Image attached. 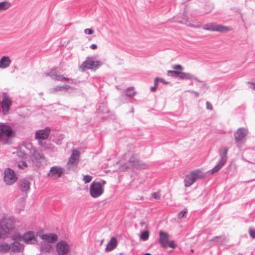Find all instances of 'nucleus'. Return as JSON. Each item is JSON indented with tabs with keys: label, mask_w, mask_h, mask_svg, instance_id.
Here are the masks:
<instances>
[{
	"label": "nucleus",
	"mask_w": 255,
	"mask_h": 255,
	"mask_svg": "<svg viewBox=\"0 0 255 255\" xmlns=\"http://www.w3.org/2000/svg\"><path fill=\"white\" fill-rule=\"evenodd\" d=\"M22 240L26 244H34L37 242L36 235L33 231H28L23 235Z\"/></svg>",
	"instance_id": "obj_14"
},
{
	"label": "nucleus",
	"mask_w": 255,
	"mask_h": 255,
	"mask_svg": "<svg viewBox=\"0 0 255 255\" xmlns=\"http://www.w3.org/2000/svg\"><path fill=\"white\" fill-rule=\"evenodd\" d=\"M117 240L116 238L113 237L111 238L109 242L107 244V247L105 249L106 252H109L114 249L117 246Z\"/></svg>",
	"instance_id": "obj_23"
},
{
	"label": "nucleus",
	"mask_w": 255,
	"mask_h": 255,
	"mask_svg": "<svg viewBox=\"0 0 255 255\" xmlns=\"http://www.w3.org/2000/svg\"><path fill=\"white\" fill-rule=\"evenodd\" d=\"M92 179H93V176L88 175H86L83 176V181H84V182L85 183H88L92 181Z\"/></svg>",
	"instance_id": "obj_38"
},
{
	"label": "nucleus",
	"mask_w": 255,
	"mask_h": 255,
	"mask_svg": "<svg viewBox=\"0 0 255 255\" xmlns=\"http://www.w3.org/2000/svg\"><path fill=\"white\" fill-rule=\"evenodd\" d=\"M248 133L247 129L244 128H239L235 133L234 136L238 146L244 142V139L247 135Z\"/></svg>",
	"instance_id": "obj_11"
},
{
	"label": "nucleus",
	"mask_w": 255,
	"mask_h": 255,
	"mask_svg": "<svg viewBox=\"0 0 255 255\" xmlns=\"http://www.w3.org/2000/svg\"><path fill=\"white\" fill-rule=\"evenodd\" d=\"M178 22L184 24L188 26L199 28L201 27V23L197 21H193L192 23L190 21L187 19L184 18L182 20H178Z\"/></svg>",
	"instance_id": "obj_19"
},
{
	"label": "nucleus",
	"mask_w": 255,
	"mask_h": 255,
	"mask_svg": "<svg viewBox=\"0 0 255 255\" xmlns=\"http://www.w3.org/2000/svg\"><path fill=\"white\" fill-rule=\"evenodd\" d=\"M135 93L136 92L133 87L128 88L126 91V96L130 98L133 97L135 95Z\"/></svg>",
	"instance_id": "obj_34"
},
{
	"label": "nucleus",
	"mask_w": 255,
	"mask_h": 255,
	"mask_svg": "<svg viewBox=\"0 0 255 255\" xmlns=\"http://www.w3.org/2000/svg\"><path fill=\"white\" fill-rule=\"evenodd\" d=\"M99 182L102 183V186H104L106 183V182L105 180H101V181Z\"/></svg>",
	"instance_id": "obj_56"
},
{
	"label": "nucleus",
	"mask_w": 255,
	"mask_h": 255,
	"mask_svg": "<svg viewBox=\"0 0 255 255\" xmlns=\"http://www.w3.org/2000/svg\"><path fill=\"white\" fill-rule=\"evenodd\" d=\"M80 157V152L77 149L72 150L71 154L67 163V167L69 169L74 170L77 166Z\"/></svg>",
	"instance_id": "obj_7"
},
{
	"label": "nucleus",
	"mask_w": 255,
	"mask_h": 255,
	"mask_svg": "<svg viewBox=\"0 0 255 255\" xmlns=\"http://www.w3.org/2000/svg\"><path fill=\"white\" fill-rule=\"evenodd\" d=\"M249 232L250 234V236L252 238L255 239V229H253L251 228L249 229Z\"/></svg>",
	"instance_id": "obj_44"
},
{
	"label": "nucleus",
	"mask_w": 255,
	"mask_h": 255,
	"mask_svg": "<svg viewBox=\"0 0 255 255\" xmlns=\"http://www.w3.org/2000/svg\"><path fill=\"white\" fill-rule=\"evenodd\" d=\"M169 234L167 233L162 231L159 232V242L161 247L166 248V245L169 241Z\"/></svg>",
	"instance_id": "obj_18"
},
{
	"label": "nucleus",
	"mask_w": 255,
	"mask_h": 255,
	"mask_svg": "<svg viewBox=\"0 0 255 255\" xmlns=\"http://www.w3.org/2000/svg\"><path fill=\"white\" fill-rule=\"evenodd\" d=\"M30 158L33 165L36 167L41 166L45 161V157L40 149L32 148L30 152Z\"/></svg>",
	"instance_id": "obj_4"
},
{
	"label": "nucleus",
	"mask_w": 255,
	"mask_h": 255,
	"mask_svg": "<svg viewBox=\"0 0 255 255\" xmlns=\"http://www.w3.org/2000/svg\"><path fill=\"white\" fill-rule=\"evenodd\" d=\"M158 81H159V78L156 77L154 80V86H157Z\"/></svg>",
	"instance_id": "obj_51"
},
{
	"label": "nucleus",
	"mask_w": 255,
	"mask_h": 255,
	"mask_svg": "<svg viewBox=\"0 0 255 255\" xmlns=\"http://www.w3.org/2000/svg\"><path fill=\"white\" fill-rule=\"evenodd\" d=\"M128 163L123 160L121 161L120 164L122 169H128L130 166L139 169H147L149 167L148 165L138 160V159L133 155L131 156L128 159Z\"/></svg>",
	"instance_id": "obj_3"
},
{
	"label": "nucleus",
	"mask_w": 255,
	"mask_h": 255,
	"mask_svg": "<svg viewBox=\"0 0 255 255\" xmlns=\"http://www.w3.org/2000/svg\"><path fill=\"white\" fill-rule=\"evenodd\" d=\"M140 225L141 226H143V225H145V223L144 222H140Z\"/></svg>",
	"instance_id": "obj_58"
},
{
	"label": "nucleus",
	"mask_w": 255,
	"mask_h": 255,
	"mask_svg": "<svg viewBox=\"0 0 255 255\" xmlns=\"http://www.w3.org/2000/svg\"><path fill=\"white\" fill-rule=\"evenodd\" d=\"M180 71L175 70H168L167 71V75L172 77H179Z\"/></svg>",
	"instance_id": "obj_36"
},
{
	"label": "nucleus",
	"mask_w": 255,
	"mask_h": 255,
	"mask_svg": "<svg viewBox=\"0 0 255 255\" xmlns=\"http://www.w3.org/2000/svg\"><path fill=\"white\" fill-rule=\"evenodd\" d=\"M228 151V148L227 147H223L219 152L220 156L221 157V159L220 160V162L224 163L225 164V163L227 161V153Z\"/></svg>",
	"instance_id": "obj_27"
},
{
	"label": "nucleus",
	"mask_w": 255,
	"mask_h": 255,
	"mask_svg": "<svg viewBox=\"0 0 255 255\" xmlns=\"http://www.w3.org/2000/svg\"><path fill=\"white\" fill-rule=\"evenodd\" d=\"M11 239L12 240L19 242L22 240V236L21 237L19 234H15L11 236Z\"/></svg>",
	"instance_id": "obj_39"
},
{
	"label": "nucleus",
	"mask_w": 255,
	"mask_h": 255,
	"mask_svg": "<svg viewBox=\"0 0 255 255\" xmlns=\"http://www.w3.org/2000/svg\"><path fill=\"white\" fill-rule=\"evenodd\" d=\"M56 250L58 255H66L70 251L68 244L64 241H60L56 245Z\"/></svg>",
	"instance_id": "obj_12"
},
{
	"label": "nucleus",
	"mask_w": 255,
	"mask_h": 255,
	"mask_svg": "<svg viewBox=\"0 0 255 255\" xmlns=\"http://www.w3.org/2000/svg\"><path fill=\"white\" fill-rule=\"evenodd\" d=\"M11 4L8 1H3L0 2V10H5L10 7Z\"/></svg>",
	"instance_id": "obj_33"
},
{
	"label": "nucleus",
	"mask_w": 255,
	"mask_h": 255,
	"mask_svg": "<svg viewBox=\"0 0 255 255\" xmlns=\"http://www.w3.org/2000/svg\"><path fill=\"white\" fill-rule=\"evenodd\" d=\"M14 229V222L10 218H3L0 221V239L4 238Z\"/></svg>",
	"instance_id": "obj_2"
},
{
	"label": "nucleus",
	"mask_w": 255,
	"mask_h": 255,
	"mask_svg": "<svg viewBox=\"0 0 255 255\" xmlns=\"http://www.w3.org/2000/svg\"><path fill=\"white\" fill-rule=\"evenodd\" d=\"M24 207V199H22L20 201V206L19 207L18 205H17L16 209L18 210L19 212L21 210H22Z\"/></svg>",
	"instance_id": "obj_42"
},
{
	"label": "nucleus",
	"mask_w": 255,
	"mask_h": 255,
	"mask_svg": "<svg viewBox=\"0 0 255 255\" xmlns=\"http://www.w3.org/2000/svg\"><path fill=\"white\" fill-rule=\"evenodd\" d=\"M170 247L172 249H175L176 247V245L173 241H169L166 245V248L167 247Z\"/></svg>",
	"instance_id": "obj_40"
},
{
	"label": "nucleus",
	"mask_w": 255,
	"mask_h": 255,
	"mask_svg": "<svg viewBox=\"0 0 255 255\" xmlns=\"http://www.w3.org/2000/svg\"><path fill=\"white\" fill-rule=\"evenodd\" d=\"M143 255H151L149 253H146V254H144Z\"/></svg>",
	"instance_id": "obj_59"
},
{
	"label": "nucleus",
	"mask_w": 255,
	"mask_h": 255,
	"mask_svg": "<svg viewBox=\"0 0 255 255\" xmlns=\"http://www.w3.org/2000/svg\"><path fill=\"white\" fill-rule=\"evenodd\" d=\"M224 164H225L224 163L219 161V162L213 169L208 171L209 173H210L211 174H213L217 172L220 169L222 168Z\"/></svg>",
	"instance_id": "obj_32"
},
{
	"label": "nucleus",
	"mask_w": 255,
	"mask_h": 255,
	"mask_svg": "<svg viewBox=\"0 0 255 255\" xmlns=\"http://www.w3.org/2000/svg\"><path fill=\"white\" fill-rule=\"evenodd\" d=\"M203 28L204 30L208 31H217L220 32H225L231 30V28L230 27L218 24L215 22L206 23L203 25Z\"/></svg>",
	"instance_id": "obj_5"
},
{
	"label": "nucleus",
	"mask_w": 255,
	"mask_h": 255,
	"mask_svg": "<svg viewBox=\"0 0 255 255\" xmlns=\"http://www.w3.org/2000/svg\"><path fill=\"white\" fill-rule=\"evenodd\" d=\"M10 249V245L3 243L0 244V253L4 254L8 252Z\"/></svg>",
	"instance_id": "obj_31"
},
{
	"label": "nucleus",
	"mask_w": 255,
	"mask_h": 255,
	"mask_svg": "<svg viewBox=\"0 0 255 255\" xmlns=\"http://www.w3.org/2000/svg\"><path fill=\"white\" fill-rule=\"evenodd\" d=\"M19 186L21 191L26 193L29 189L30 182L28 180L23 179L19 181Z\"/></svg>",
	"instance_id": "obj_21"
},
{
	"label": "nucleus",
	"mask_w": 255,
	"mask_h": 255,
	"mask_svg": "<svg viewBox=\"0 0 255 255\" xmlns=\"http://www.w3.org/2000/svg\"><path fill=\"white\" fill-rule=\"evenodd\" d=\"M17 179L14 172L10 168H6L4 171L3 181L7 185L13 184Z\"/></svg>",
	"instance_id": "obj_9"
},
{
	"label": "nucleus",
	"mask_w": 255,
	"mask_h": 255,
	"mask_svg": "<svg viewBox=\"0 0 255 255\" xmlns=\"http://www.w3.org/2000/svg\"><path fill=\"white\" fill-rule=\"evenodd\" d=\"M14 132L11 127L6 123H0V141L2 144H10Z\"/></svg>",
	"instance_id": "obj_1"
},
{
	"label": "nucleus",
	"mask_w": 255,
	"mask_h": 255,
	"mask_svg": "<svg viewBox=\"0 0 255 255\" xmlns=\"http://www.w3.org/2000/svg\"><path fill=\"white\" fill-rule=\"evenodd\" d=\"M10 250L13 253H20L23 249L22 245L18 242L11 243L10 245Z\"/></svg>",
	"instance_id": "obj_24"
},
{
	"label": "nucleus",
	"mask_w": 255,
	"mask_h": 255,
	"mask_svg": "<svg viewBox=\"0 0 255 255\" xmlns=\"http://www.w3.org/2000/svg\"><path fill=\"white\" fill-rule=\"evenodd\" d=\"M189 92H190L192 93H193L196 97H198L199 96V94L198 92H196L195 91H189Z\"/></svg>",
	"instance_id": "obj_52"
},
{
	"label": "nucleus",
	"mask_w": 255,
	"mask_h": 255,
	"mask_svg": "<svg viewBox=\"0 0 255 255\" xmlns=\"http://www.w3.org/2000/svg\"><path fill=\"white\" fill-rule=\"evenodd\" d=\"M184 182L185 186L188 187L191 186L194 182H195V181L190 173L186 176Z\"/></svg>",
	"instance_id": "obj_28"
},
{
	"label": "nucleus",
	"mask_w": 255,
	"mask_h": 255,
	"mask_svg": "<svg viewBox=\"0 0 255 255\" xmlns=\"http://www.w3.org/2000/svg\"><path fill=\"white\" fill-rule=\"evenodd\" d=\"M11 60L7 56H3L0 59V68L5 69L9 66Z\"/></svg>",
	"instance_id": "obj_20"
},
{
	"label": "nucleus",
	"mask_w": 255,
	"mask_h": 255,
	"mask_svg": "<svg viewBox=\"0 0 255 255\" xmlns=\"http://www.w3.org/2000/svg\"><path fill=\"white\" fill-rule=\"evenodd\" d=\"M89 192L90 195L96 198L101 196L104 192V188L100 182L93 181L90 186Z\"/></svg>",
	"instance_id": "obj_6"
},
{
	"label": "nucleus",
	"mask_w": 255,
	"mask_h": 255,
	"mask_svg": "<svg viewBox=\"0 0 255 255\" xmlns=\"http://www.w3.org/2000/svg\"><path fill=\"white\" fill-rule=\"evenodd\" d=\"M46 76H49L52 79L59 81H68L69 80V78L65 77L62 75H58L56 73V71L55 70H51L49 72L46 74Z\"/></svg>",
	"instance_id": "obj_17"
},
{
	"label": "nucleus",
	"mask_w": 255,
	"mask_h": 255,
	"mask_svg": "<svg viewBox=\"0 0 255 255\" xmlns=\"http://www.w3.org/2000/svg\"><path fill=\"white\" fill-rule=\"evenodd\" d=\"M102 64V63L100 61H95L92 58H89L82 63V66L87 69L96 70Z\"/></svg>",
	"instance_id": "obj_13"
},
{
	"label": "nucleus",
	"mask_w": 255,
	"mask_h": 255,
	"mask_svg": "<svg viewBox=\"0 0 255 255\" xmlns=\"http://www.w3.org/2000/svg\"><path fill=\"white\" fill-rule=\"evenodd\" d=\"M157 87L153 86L151 87V91L155 92L156 90Z\"/></svg>",
	"instance_id": "obj_55"
},
{
	"label": "nucleus",
	"mask_w": 255,
	"mask_h": 255,
	"mask_svg": "<svg viewBox=\"0 0 255 255\" xmlns=\"http://www.w3.org/2000/svg\"><path fill=\"white\" fill-rule=\"evenodd\" d=\"M99 113L106 114L109 112V109L107 108V104L104 103H100L97 109Z\"/></svg>",
	"instance_id": "obj_29"
},
{
	"label": "nucleus",
	"mask_w": 255,
	"mask_h": 255,
	"mask_svg": "<svg viewBox=\"0 0 255 255\" xmlns=\"http://www.w3.org/2000/svg\"><path fill=\"white\" fill-rule=\"evenodd\" d=\"M50 129L46 128L44 129L36 131L35 133V138L38 140L39 144L43 148H47L48 147L45 145L43 140L46 139L50 134Z\"/></svg>",
	"instance_id": "obj_8"
},
{
	"label": "nucleus",
	"mask_w": 255,
	"mask_h": 255,
	"mask_svg": "<svg viewBox=\"0 0 255 255\" xmlns=\"http://www.w3.org/2000/svg\"><path fill=\"white\" fill-rule=\"evenodd\" d=\"M129 153H126L124 155V157L125 158H127V157H129Z\"/></svg>",
	"instance_id": "obj_57"
},
{
	"label": "nucleus",
	"mask_w": 255,
	"mask_h": 255,
	"mask_svg": "<svg viewBox=\"0 0 255 255\" xmlns=\"http://www.w3.org/2000/svg\"><path fill=\"white\" fill-rule=\"evenodd\" d=\"M172 68L174 70H182L183 67L179 64L174 65L172 66Z\"/></svg>",
	"instance_id": "obj_46"
},
{
	"label": "nucleus",
	"mask_w": 255,
	"mask_h": 255,
	"mask_svg": "<svg viewBox=\"0 0 255 255\" xmlns=\"http://www.w3.org/2000/svg\"><path fill=\"white\" fill-rule=\"evenodd\" d=\"M201 89L204 90V92H205L206 89H207V85L205 84H203L201 87Z\"/></svg>",
	"instance_id": "obj_53"
},
{
	"label": "nucleus",
	"mask_w": 255,
	"mask_h": 255,
	"mask_svg": "<svg viewBox=\"0 0 255 255\" xmlns=\"http://www.w3.org/2000/svg\"><path fill=\"white\" fill-rule=\"evenodd\" d=\"M159 81L160 82H162V83L165 84H167L169 83L168 82H166V81H164V80L162 78H159Z\"/></svg>",
	"instance_id": "obj_54"
},
{
	"label": "nucleus",
	"mask_w": 255,
	"mask_h": 255,
	"mask_svg": "<svg viewBox=\"0 0 255 255\" xmlns=\"http://www.w3.org/2000/svg\"><path fill=\"white\" fill-rule=\"evenodd\" d=\"M152 196L153 198H154L155 199H159L160 196L158 195V194H157L155 192H154L152 194Z\"/></svg>",
	"instance_id": "obj_48"
},
{
	"label": "nucleus",
	"mask_w": 255,
	"mask_h": 255,
	"mask_svg": "<svg viewBox=\"0 0 255 255\" xmlns=\"http://www.w3.org/2000/svg\"><path fill=\"white\" fill-rule=\"evenodd\" d=\"M84 32L86 34H92L94 33V30L92 29L86 28L84 30Z\"/></svg>",
	"instance_id": "obj_45"
},
{
	"label": "nucleus",
	"mask_w": 255,
	"mask_h": 255,
	"mask_svg": "<svg viewBox=\"0 0 255 255\" xmlns=\"http://www.w3.org/2000/svg\"><path fill=\"white\" fill-rule=\"evenodd\" d=\"M39 237L43 240L48 243H54L58 240L57 236L53 233L44 234L39 235Z\"/></svg>",
	"instance_id": "obj_16"
},
{
	"label": "nucleus",
	"mask_w": 255,
	"mask_h": 255,
	"mask_svg": "<svg viewBox=\"0 0 255 255\" xmlns=\"http://www.w3.org/2000/svg\"><path fill=\"white\" fill-rule=\"evenodd\" d=\"M248 84L251 85L250 87L251 88H252L254 90H255V83H252V82H248Z\"/></svg>",
	"instance_id": "obj_49"
},
{
	"label": "nucleus",
	"mask_w": 255,
	"mask_h": 255,
	"mask_svg": "<svg viewBox=\"0 0 255 255\" xmlns=\"http://www.w3.org/2000/svg\"><path fill=\"white\" fill-rule=\"evenodd\" d=\"M190 174L192 176L195 182L197 180L201 179L205 176V174L202 172L201 169H198L192 171Z\"/></svg>",
	"instance_id": "obj_22"
},
{
	"label": "nucleus",
	"mask_w": 255,
	"mask_h": 255,
	"mask_svg": "<svg viewBox=\"0 0 255 255\" xmlns=\"http://www.w3.org/2000/svg\"><path fill=\"white\" fill-rule=\"evenodd\" d=\"M27 166V163L25 161H22L18 164V168L20 169H24Z\"/></svg>",
	"instance_id": "obj_41"
},
{
	"label": "nucleus",
	"mask_w": 255,
	"mask_h": 255,
	"mask_svg": "<svg viewBox=\"0 0 255 255\" xmlns=\"http://www.w3.org/2000/svg\"><path fill=\"white\" fill-rule=\"evenodd\" d=\"M52 248V245L50 243L45 242L40 243V249L42 252L49 253Z\"/></svg>",
	"instance_id": "obj_26"
},
{
	"label": "nucleus",
	"mask_w": 255,
	"mask_h": 255,
	"mask_svg": "<svg viewBox=\"0 0 255 255\" xmlns=\"http://www.w3.org/2000/svg\"><path fill=\"white\" fill-rule=\"evenodd\" d=\"M71 88V87L69 85H63L61 86H55L52 89H51V91L53 93H55L58 91H68L69 89Z\"/></svg>",
	"instance_id": "obj_30"
},
{
	"label": "nucleus",
	"mask_w": 255,
	"mask_h": 255,
	"mask_svg": "<svg viewBox=\"0 0 255 255\" xmlns=\"http://www.w3.org/2000/svg\"><path fill=\"white\" fill-rule=\"evenodd\" d=\"M64 171V169L60 166H54L50 168L47 176L52 179H56L62 176Z\"/></svg>",
	"instance_id": "obj_10"
},
{
	"label": "nucleus",
	"mask_w": 255,
	"mask_h": 255,
	"mask_svg": "<svg viewBox=\"0 0 255 255\" xmlns=\"http://www.w3.org/2000/svg\"><path fill=\"white\" fill-rule=\"evenodd\" d=\"M2 113L4 115H6L8 113L9 108L11 105V101L10 99L4 96L1 103Z\"/></svg>",
	"instance_id": "obj_15"
},
{
	"label": "nucleus",
	"mask_w": 255,
	"mask_h": 255,
	"mask_svg": "<svg viewBox=\"0 0 255 255\" xmlns=\"http://www.w3.org/2000/svg\"><path fill=\"white\" fill-rule=\"evenodd\" d=\"M90 48L92 49L95 50L97 48V45L95 44H92L90 45Z\"/></svg>",
	"instance_id": "obj_50"
},
{
	"label": "nucleus",
	"mask_w": 255,
	"mask_h": 255,
	"mask_svg": "<svg viewBox=\"0 0 255 255\" xmlns=\"http://www.w3.org/2000/svg\"><path fill=\"white\" fill-rule=\"evenodd\" d=\"M206 108L210 110H212L213 109V106L212 104L209 102H206Z\"/></svg>",
	"instance_id": "obj_47"
},
{
	"label": "nucleus",
	"mask_w": 255,
	"mask_h": 255,
	"mask_svg": "<svg viewBox=\"0 0 255 255\" xmlns=\"http://www.w3.org/2000/svg\"><path fill=\"white\" fill-rule=\"evenodd\" d=\"M179 78L181 79L194 80L198 82H200L194 75L189 73L180 72Z\"/></svg>",
	"instance_id": "obj_25"
},
{
	"label": "nucleus",
	"mask_w": 255,
	"mask_h": 255,
	"mask_svg": "<svg viewBox=\"0 0 255 255\" xmlns=\"http://www.w3.org/2000/svg\"><path fill=\"white\" fill-rule=\"evenodd\" d=\"M187 209H185L183 211H180L178 214V218L179 219H181L183 217H184L185 216V215L187 213Z\"/></svg>",
	"instance_id": "obj_43"
},
{
	"label": "nucleus",
	"mask_w": 255,
	"mask_h": 255,
	"mask_svg": "<svg viewBox=\"0 0 255 255\" xmlns=\"http://www.w3.org/2000/svg\"><path fill=\"white\" fill-rule=\"evenodd\" d=\"M149 237V232L148 231H144L143 232L141 233V236H140V239L145 241H146Z\"/></svg>",
	"instance_id": "obj_37"
},
{
	"label": "nucleus",
	"mask_w": 255,
	"mask_h": 255,
	"mask_svg": "<svg viewBox=\"0 0 255 255\" xmlns=\"http://www.w3.org/2000/svg\"><path fill=\"white\" fill-rule=\"evenodd\" d=\"M210 11H211V9L209 11H208L205 12V13H208Z\"/></svg>",
	"instance_id": "obj_60"
},
{
	"label": "nucleus",
	"mask_w": 255,
	"mask_h": 255,
	"mask_svg": "<svg viewBox=\"0 0 255 255\" xmlns=\"http://www.w3.org/2000/svg\"><path fill=\"white\" fill-rule=\"evenodd\" d=\"M210 241L214 242L215 245H220L223 242V238L222 236H216L213 238Z\"/></svg>",
	"instance_id": "obj_35"
}]
</instances>
